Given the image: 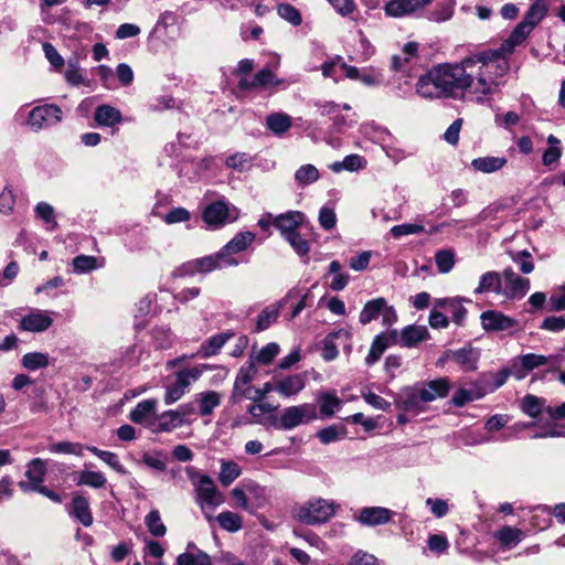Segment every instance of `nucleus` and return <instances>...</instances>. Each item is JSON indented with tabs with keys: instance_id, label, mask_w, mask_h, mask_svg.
<instances>
[{
	"instance_id": "e2e57ef3",
	"label": "nucleus",
	"mask_w": 565,
	"mask_h": 565,
	"mask_svg": "<svg viewBox=\"0 0 565 565\" xmlns=\"http://www.w3.org/2000/svg\"><path fill=\"white\" fill-rule=\"evenodd\" d=\"M84 446L79 443L60 441L52 444L49 450L54 454H72L83 456Z\"/></svg>"
},
{
	"instance_id": "f03ea898",
	"label": "nucleus",
	"mask_w": 565,
	"mask_h": 565,
	"mask_svg": "<svg viewBox=\"0 0 565 565\" xmlns=\"http://www.w3.org/2000/svg\"><path fill=\"white\" fill-rule=\"evenodd\" d=\"M339 509L333 500L312 497L298 503L292 509V518L306 525H318L328 522Z\"/></svg>"
},
{
	"instance_id": "6e6d98bb",
	"label": "nucleus",
	"mask_w": 565,
	"mask_h": 565,
	"mask_svg": "<svg viewBox=\"0 0 565 565\" xmlns=\"http://www.w3.org/2000/svg\"><path fill=\"white\" fill-rule=\"evenodd\" d=\"M177 565H211V558L202 551L195 554L182 553L177 558Z\"/></svg>"
},
{
	"instance_id": "b1692460",
	"label": "nucleus",
	"mask_w": 565,
	"mask_h": 565,
	"mask_svg": "<svg viewBox=\"0 0 565 565\" xmlns=\"http://www.w3.org/2000/svg\"><path fill=\"white\" fill-rule=\"evenodd\" d=\"M486 292L502 295V274L498 271H487L481 275L475 294Z\"/></svg>"
},
{
	"instance_id": "a211bd4d",
	"label": "nucleus",
	"mask_w": 565,
	"mask_h": 565,
	"mask_svg": "<svg viewBox=\"0 0 565 565\" xmlns=\"http://www.w3.org/2000/svg\"><path fill=\"white\" fill-rule=\"evenodd\" d=\"M306 386L303 374H292L275 382V391L285 398L297 395Z\"/></svg>"
},
{
	"instance_id": "49530a36",
	"label": "nucleus",
	"mask_w": 565,
	"mask_h": 565,
	"mask_svg": "<svg viewBox=\"0 0 565 565\" xmlns=\"http://www.w3.org/2000/svg\"><path fill=\"white\" fill-rule=\"evenodd\" d=\"M46 472V466L45 462L40 459L35 458L30 461L28 465V470L25 471V476L29 479V481H25L26 483L32 484H41L44 480V475Z\"/></svg>"
},
{
	"instance_id": "a18cd8bd",
	"label": "nucleus",
	"mask_w": 565,
	"mask_h": 565,
	"mask_svg": "<svg viewBox=\"0 0 565 565\" xmlns=\"http://www.w3.org/2000/svg\"><path fill=\"white\" fill-rule=\"evenodd\" d=\"M157 402L154 399H146L137 404L130 413V419L136 424H142L153 414Z\"/></svg>"
},
{
	"instance_id": "09e8293b",
	"label": "nucleus",
	"mask_w": 565,
	"mask_h": 565,
	"mask_svg": "<svg viewBox=\"0 0 565 565\" xmlns=\"http://www.w3.org/2000/svg\"><path fill=\"white\" fill-rule=\"evenodd\" d=\"M340 337H344V338H349V332L347 331H343V330H339L337 332H333L331 334H329L324 340H323V348H322V358L323 360L326 361H332L334 360L338 354H339V351H338V348L334 343V340L337 338H340Z\"/></svg>"
},
{
	"instance_id": "6ab92c4d",
	"label": "nucleus",
	"mask_w": 565,
	"mask_h": 565,
	"mask_svg": "<svg viewBox=\"0 0 565 565\" xmlns=\"http://www.w3.org/2000/svg\"><path fill=\"white\" fill-rule=\"evenodd\" d=\"M68 513L81 524L88 527L93 524V515L89 508V501L87 498L75 494L68 505Z\"/></svg>"
},
{
	"instance_id": "4c0bfd02",
	"label": "nucleus",
	"mask_w": 565,
	"mask_h": 565,
	"mask_svg": "<svg viewBox=\"0 0 565 565\" xmlns=\"http://www.w3.org/2000/svg\"><path fill=\"white\" fill-rule=\"evenodd\" d=\"M203 369H207V366L203 365L202 367L195 366L180 370L175 374V383L179 385V387L188 392L190 385L200 379Z\"/></svg>"
},
{
	"instance_id": "ddd939ff",
	"label": "nucleus",
	"mask_w": 565,
	"mask_h": 565,
	"mask_svg": "<svg viewBox=\"0 0 565 565\" xmlns=\"http://www.w3.org/2000/svg\"><path fill=\"white\" fill-rule=\"evenodd\" d=\"M395 512L384 507H366L359 511L355 520L366 526H379L391 522Z\"/></svg>"
},
{
	"instance_id": "20e7f679",
	"label": "nucleus",
	"mask_w": 565,
	"mask_h": 565,
	"mask_svg": "<svg viewBox=\"0 0 565 565\" xmlns=\"http://www.w3.org/2000/svg\"><path fill=\"white\" fill-rule=\"evenodd\" d=\"M257 372V366L252 358L239 367L228 398L231 404H239L245 398L253 403L258 402V387L252 385Z\"/></svg>"
},
{
	"instance_id": "052dcab7",
	"label": "nucleus",
	"mask_w": 565,
	"mask_h": 565,
	"mask_svg": "<svg viewBox=\"0 0 565 565\" xmlns=\"http://www.w3.org/2000/svg\"><path fill=\"white\" fill-rule=\"evenodd\" d=\"M277 12L281 19L288 21L295 26L300 25L302 22L300 11L289 3L279 4L277 8Z\"/></svg>"
},
{
	"instance_id": "f8f14e48",
	"label": "nucleus",
	"mask_w": 565,
	"mask_h": 565,
	"mask_svg": "<svg viewBox=\"0 0 565 565\" xmlns=\"http://www.w3.org/2000/svg\"><path fill=\"white\" fill-rule=\"evenodd\" d=\"M277 406L265 402H255L248 406L247 412L252 419L249 423L265 427H278V417L274 414Z\"/></svg>"
},
{
	"instance_id": "dca6fc26",
	"label": "nucleus",
	"mask_w": 565,
	"mask_h": 565,
	"mask_svg": "<svg viewBox=\"0 0 565 565\" xmlns=\"http://www.w3.org/2000/svg\"><path fill=\"white\" fill-rule=\"evenodd\" d=\"M416 386L420 392L419 396L426 403L447 396L451 387L447 377H440Z\"/></svg>"
},
{
	"instance_id": "6e6552de",
	"label": "nucleus",
	"mask_w": 565,
	"mask_h": 565,
	"mask_svg": "<svg viewBox=\"0 0 565 565\" xmlns=\"http://www.w3.org/2000/svg\"><path fill=\"white\" fill-rule=\"evenodd\" d=\"M62 119V108H32L25 124L34 131L51 127Z\"/></svg>"
},
{
	"instance_id": "473e14b6",
	"label": "nucleus",
	"mask_w": 565,
	"mask_h": 565,
	"mask_svg": "<svg viewBox=\"0 0 565 565\" xmlns=\"http://www.w3.org/2000/svg\"><path fill=\"white\" fill-rule=\"evenodd\" d=\"M548 11V0H536L526 11L523 21L533 29L545 18Z\"/></svg>"
},
{
	"instance_id": "13d9d810",
	"label": "nucleus",
	"mask_w": 565,
	"mask_h": 565,
	"mask_svg": "<svg viewBox=\"0 0 565 565\" xmlns=\"http://www.w3.org/2000/svg\"><path fill=\"white\" fill-rule=\"evenodd\" d=\"M544 401L534 395H526L521 403L522 411L530 417H537L543 409Z\"/></svg>"
},
{
	"instance_id": "c85d7f7f",
	"label": "nucleus",
	"mask_w": 565,
	"mask_h": 565,
	"mask_svg": "<svg viewBox=\"0 0 565 565\" xmlns=\"http://www.w3.org/2000/svg\"><path fill=\"white\" fill-rule=\"evenodd\" d=\"M122 119L118 108H96L94 120L99 127L114 128Z\"/></svg>"
},
{
	"instance_id": "5701e85b",
	"label": "nucleus",
	"mask_w": 565,
	"mask_h": 565,
	"mask_svg": "<svg viewBox=\"0 0 565 565\" xmlns=\"http://www.w3.org/2000/svg\"><path fill=\"white\" fill-rule=\"evenodd\" d=\"M534 29L523 20L512 30L509 38L502 43L501 51L511 53L523 43Z\"/></svg>"
},
{
	"instance_id": "bf43d9fd",
	"label": "nucleus",
	"mask_w": 565,
	"mask_h": 565,
	"mask_svg": "<svg viewBox=\"0 0 565 565\" xmlns=\"http://www.w3.org/2000/svg\"><path fill=\"white\" fill-rule=\"evenodd\" d=\"M284 238L290 244V246L299 256H307V254L310 252L309 242L303 238L298 231L290 233Z\"/></svg>"
},
{
	"instance_id": "f257e3e1",
	"label": "nucleus",
	"mask_w": 565,
	"mask_h": 565,
	"mask_svg": "<svg viewBox=\"0 0 565 565\" xmlns=\"http://www.w3.org/2000/svg\"><path fill=\"white\" fill-rule=\"evenodd\" d=\"M509 63L498 51L463 58L457 64L434 66L416 83V92L425 98H461L467 103H491L499 93Z\"/></svg>"
},
{
	"instance_id": "c756f323",
	"label": "nucleus",
	"mask_w": 565,
	"mask_h": 565,
	"mask_svg": "<svg viewBox=\"0 0 565 565\" xmlns=\"http://www.w3.org/2000/svg\"><path fill=\"white\" fill-rule=\"evenodd\" d=\"M181 417L173 411H167L162 413L154 424H152V430L154 431H172L175 428L183 426Z\"/></svg>"
},
{
	"instance_id": "4be33fe9",
	"label": "nucleus",
	"mask_w": 565,
	"mask_h": 565,
	"mask_svg": "<svg viewBox=\"0 0 565 565\" xmlns=\"http://www.w3.org/2000/svg\"><path fill=\"white\" fill-rule=\"evenodd\" d=\"M429 338V332L425 326L411 324L401 331V345L413 348Z\"/></svg>"
},
{
	"instance_id": "2f4dec72",
	"label": "nucleus",
	"mask_w": 565,
	"mask_h": 565,
	"mask_svg": "<svg viewBox=\"0 0 565 565\" xmlns=\"http://www.w3.org/2000/svg\"><path fill=\"white\" fill-rule=\"evenodd\" d=\"M199 413L201 416H209L221 404V395L215 391H207L196 395Z\"/></svg>"
},
{
	"instance_id": "39448f33",
	"label": "nucleus",
	"mask_w": 565,
	"mask_h": 565,
	"mask_svg": "<svg viewBox=\"0 0 565 565\" xmlns=\"http://www.w3.org/2000/svg\"><path fill=\"white\" fill-rule=\"evenodd\" d=\"M230 267L225 264L224 255L220 252L202 258H196L182 264L173 271L175 277L193 276L195 274H207L214 269Z\"/></svg>"
},
{
	"instance_id": "393cba45",
	"label": "nucleus",
	"mask_w": 565,
	"mask_h": 565,
	"mask_svg": "<svg viewBox=\"0 0 565 565\" xmlns=\"http://www.w3.org/2000/svg\"><path fill=\"white\" fill-rule=\"evenodd\" d=\"M232 337L233 333L222 332L209 338L204 343H202L198 354L201 358H210L216 355Z\"/></svg>"
},
{
	"instance_id": "7ed1b4c3",
	"label": "nucleus",
	"mask_w": 565,
	"mask_h": 565,
	"mask_svg": "<svg viewBox=\"0 0 565 565\" xmlns=\"http://www.w3.org/2000/svg\"><path fill=\"white\" fill-rule=\"evenodd\" d=\"M185 471L194 486L195 502L201 510L215 509L224 502L223 494L217 490L210 476L199 472L194 467H188Z\"/></svg>"
},
{
	"instance_id": "7c9ffc66",
	"label": "nucleus",
	"mask_w": 565,
	"mask_h": 565,
	"mask_svg": "<svg viewBox=\"0 0 565 565\" xmlns=\"http://www.w3.org/2000/svg\"><path fill=\"white\" fill-rule=\"evenodd\" d=\"M452 360L466 371H472L477 367L479 353L472 348H462L452 352Z\"/></svg>"
},
{
	"instance_id": "423d86ee",
	"label": "nucleus",
	"mask_w": 565,
	"mask_h": 565,
	"mask_svg": "<svg viewBox=\"0 0 565 565\" xmlns=\"http://www.w3.org/2000/svg\"><path fill=\"white\" fill-rule=\"evenodd\" d=\"M317 418L315 404L305 403L301 405L286 407L278 418V427L290 430L295 427L312 422Z\"/></svg>"
},
{
	"instance_id": "338daca9",
	"label": "nucleus",
	"mask_w": 565,
	"mask_h": 565,
	"mask_svg": "<svg viewBox=\"0 0 565 565\" xmlns=\"http://www.w3.org/2000/svg\"><path fill=\"white\" fill-rule=\"evenodd\" d=\"M279 351V345L275 342H270L257 353L255 360L260 364L268 365L278 355Z\"/></svg>"
},
{
	"instance_id": "0e129e2a",
	"label": "nucleus",
	"mask_w": 565,
	"mask_h": 565,
	"mask_svg": "<svg viewBox=\"0 0 565 565\" xmlns=\"http://www.w3.org/2000/svg\"><path fill=\"white\" fill-rule=\"evenodd\" d=\"M65 79L67 83H70L73 86H78L85 82V78L81 73L77 58H70L67 61Z\"/></svg>"
},
{
	"instance_id": "72a5a7b5",
	"label": "nucleus",
	"mask_w": 565,
	"mask_h": 565,
	"mask_svg": "<svg viewBox=\"0 0 565 565\" xmlns=\"http://www.w3.org/2000/svg\"><path fill=\"white\" fill-rule=\"evenodd\" d=\"M281 303H273L267 306L257 317L256 331L260 332L268 329L276 322L280 312Z\"/></svg>"
},
{
	"instance_id": "9b49d317",
	"label": "nucleus",
	"mask_w": 565,
	"mask_h": 565,
	"mask_svg": "<svg viewBox=\"0 0 565 565\" xmlns=\"http://www.w3.org/2000/svg\"><path fill=\"white\" fill-rule=\"evenodd\" d=\"M237 211L231 210L224 201H217L207 205L203 211V220L206 224L213 226L223 225L225 222L236 220Z\"/></svg>"
},
{
	"instance_id": "58836bf2",
	"label": "nucleus",
	"mask_w": 565,
	"mask_h": 565,
	"mask_svg": "<svg viewBox=\"0 0 565 565\" xmlns=\"http://www.w3.org/2000/svg\"><path fill=\"white\" fill-rule=\"evenodd\" d=\"M319 178V170L309 163L299 167L295 172V181L301 188L315 183Z\"/></svg>"
},
{
	"instance_id": "a19ab883",
	"label": "nucleus",
	"mask_w": 565,
	"mask_h": 565,
	"mask_svg": "<svg viewBox=\"0 0 565 565\" xmlns=\"http://www.w3.org/2000/svg\"><path fill=\"white\" fill-rule=\"evenodd\" d=\"M242 473L241 467L234 461H221V471L218 475V481L227 487L234 482Z\"/></svg>"
},
{
	"instance_id": "603ef678",
	"label": "nucleus",
	"mask_w": 565,
	"mask_h": 565,
	"mask_svg": "<svg viewBox=\"0 0 565 565\" xmlns=\"http://www.w3.org/2000/svg\"><path fill=\"white\" fill-rule=\"evenodd\" d=\"M145 523L148 527V531L153 536L161 537L166 535L167 527L161 521V516L158 510L150 511L145 518Z\"/></svg>"
},
{
	"instance_id": "e433bc0d",
	"label": "nucleus",
	"mask_w": 565,
	"mask_h": 565,
	"mask_svg": "<svg viewBox=\"0 0 565 565\" xmlns=\"http://www.w3.org/2000/svg\"><path fill=\"white\" fill-rule=\"evenodd\" d=\"M436 307H441L446 312L451 313L457 324H461L467 315L466 308L456 299H437Z\"/></svg>"
},
{
	"instance_id": "1a4fd4ad",
	"label": "nucleus",
	"mask_w": 565,
	"mask_h": 565,
	"mask_svg": "<svg viewBox=\"0 0 565 565\" xmlns=\"http://www.w3.org/2000/svg\"><path fill=\"white\" fill-rule=\"evenodd\" d=\"M256 239V235L253 232H239L237 233L222 249L221 253L224 255L225 264L230 267L237 266L238 260L234 257L235 254L247 249Z\"/></svg>"
},
{
	"instance_id": "f704fd0d",
	"label": "nucleus",
	"mask_w": 565,
	"mask_h": 565,
	"mask_svg": "<svg viewBox=\"0 0 565 565\" xmlns=\"http://www.w3.org/2000/svg\"><path fill=\"white\" fill-rule=\"evenodd\" d=\"M266 125L275 135H281L291 127V118L285 113H273L267 116Z\"/></svg>"
},
{
	"instance_id": "4468645a",
	"label": "nucleus",
	"mask_w": 565,
	"mask_h": 565,
	"mask_svg": "<svg viewBox=\"0 0 565 565\" xmlns=\"http://www.w3.org/2000/svg\"><path fill=\"white\" fill-rule=\"evenodd\" d=\"M431 0H391L384 7L387 17L401 18L429 6Z\"/></svg>"
},
{
	"instance_id": "4d7b16f0",
	"label": "nucleus",
	"mask_w": 565,
	"mask_h": 565,
	"mask_svg": "<svg viewBox=\"0 0 565 565\" xmlns=\"http://www.w3.org/2000/svg\"><path fill=\"white\" fill-rule=\"evenodd\" d=\"M252 163V157L246 152H236L227 157L225 166L230 169L243 172L246 171Z\"/></svg>"
},
{
	"instance_id": "f3484780",
	"label": "nucleus",
	"mask_w": 565,
	"mask_h": 565,
	"mask_svg": "<svg viewBox=\"0 0 565 565\" xmlns=\"http://www.w3.org/2000/svg\"><path fill=\"white\" fill-rule=\"evenodd\" d=\"M53 323V319L45 311L34 310L20 320V328L29 332H43Z\"/></svg>"
},
{
	"instance_id": "2eb2a0df",
	"label": "nucleus",
	"mask_w": 565,
	"mask_h": 565,
	"mask_svg": "<svg viewBox=\"0 0 565 565\" xmlns=\"http://www.w3.org/2000/svg\"><path fill=\"white\" fill-rule=\"evenodd\" d=\"M282 81L279 79L271 70L265 67L255 74L252 78L242 77L238 81V88L242 90H249L255 88H264L268 86L279 85Z\"/></svg>"
},
{
	"instance_id": "de8ad7c7",
	"label": "nucleus",
	"mask_w": 565,
	"mask_h": 565,
	"mask_svg": "<svg viewBox=\"0 0 565 565\" xmlns=\"http://www.w3.org/2000/svg\"><path fill=\"white\" fill-rule=\"evenodd\" d=\"M386 338L384 334H377L373 339L369 354L365 358L366 365H373L381 359L384 351L388 348Z\"/></svg>"
},
{
	"instance_id": "8fccbe9b",
	"label": "nucleus",
	"mask_w": 565,
	"mask_h": 565,
	"mask_svg": "<svg viewBox=\"0 0 565 565\" xmlns=\"http://www.w3.org/2000/svg\"><path fill=\"white\" fill-rule=\"evenodd\" d=\"M22 365L29 371H36L49 365V355L42 352H30L22 356Z\"/></svg>"
},
{
	"instance_id": "864d4df0",
	"label": "nucleus",
	"mask_w": 565,
	"mask_h": 565,
	"mask_svg": "<svg viewBox=\"0 0 565 565\" xmlns=\"http://www.w3.org/2000/svg\"><path fill=\"white\" fill-rule=\"evenodd\" d=\"M34 213L36 217L41 218L44 223L49 225L50 231H53L57 227L54 209L51 204L46 202L38 203L34 207Z\"/></svg>"
},
{
	"instance_id": "3c124183",
	"label": "nucleus",
	"mask_w": 565,
	"mask_h": 565,
	"mask_svg": "<svg viewBox=\"0 0 565 565\" xmlns=\"http://www.w3.org/2000/svg\"><path fill=\"white\" fill-rule=\"evenodd\" d=\"M365 160L359 154H349L342 161H337L331 164L333 172H340L342 170L356 171L363 168Z\"/></svg>"
},
{
	"instance_id": "cd10ccee",
	"label": "nucleus",
	"mask_w": 565,
	"mask_h": 565,
	"mask_svg": "<svg viewBox=\"0 0 565 565\" xmlns=\"http://www.w3.org/2000/svg\"><path fill=\"white\" fill-rule=\"evenodd\" d=\"M495 537L504 548L511 550L523 540L524 533L516 527L507 525L497 531Z\"/></svg>"
},
{
	"instance_id": "ea45409f",
	"label": "nucleus",
	"mask_w": 565,
	"mask_h": 565,
	"mask_svg": "<svg viewBox=\"0 0 565 565\" xmlns=\"http://www.w3.org/2000/svg\"><path fill=\"white\" fill-rule=\"evenodd\" d=\"M216 521L223 530L231 533L238 532L243 527L242 516L232 511L221 512Z\"/></svg>"
},
{
	"instance_id": "69168bd1",
	"label": "nucleus",
	"mask_w": 565,
	"mask_h": 565,
	"mask_svg": "<svg viewBox=\"0 0 565 565\" xmlns=\"http://www.w3.org/2000/svg\"><path fill=\"white\" fill-rule=\"evenodd\" d=\"M18 486L23 492L36 491V492L45 495L53 502L60 503L62 501V498L60 497V494L50 490L47 487H44L41 484L26 483L25 481H20L18 483Z\"/></svg>"
},
{
	"instance_id": "aec40b11",
	"label": "nucleus",
	"mask_w": 565,
	"mask_h": 565,
	"mask_svg": "<svg viewBox=\"0 0 565 565\" xmlns=\"http://www.w3.org/2000/svg\"><path fill=\"white\" fill-rule=\"evenodd\" d=\"M303 214L298 211H289L274 217L273 225L280 231L282 237L297 231L303 222Z\"/></svg>"
},
{
	"instance_id": "79ce46f5",
	"label": "nucleus",
	"mask_w": 565,
	"mask_h": 565,
	"mask_svg": "<svg viewBox=\"0 0 565 565\" xmlns=\"http://www.w3.org/2000/svg\"><path fill=\"white\" fill-rule=\"evenodd\" d=\"M318 402L320 405V413L324 417L333 416L335 409H338L342 404L341 399L330 392L321 393L318 397Z\"/></svg>"
},
{
	"instance_id": "5fc2aeb1",
	"label": "nucleus",
	"mask_w": 565,
	"mask_h": 565,
	"mask_svg": "<svg viewBox=\"0 0 565 565\" xmlns=\"http://www.w3.org/2000/svg\"><path fill=\"white\" fill-rule=\"evenodd\" d=\"M435 262L438 271L447 274L455 266V253L451 249H440L435 254Z\"/></svg>"
},
{
	"instance_id": "774afa93",
	"label": "nucleus",
	"mask_w": 565,
	"mask_h": 565,
	"mask_svg": "<svg viewBox=\"0 0 565 565\" xmlns=\"http://www.w3.org/2000/svg\"><path fill=\"white\" fill-rule=\"evenodd\" d=\"M348 565H383L373 554L362 550L355 552L350 558Z\"/></svg>"
},
{
	"instance_id": "a878e982",
	"label": "nucleus",
	"mask_w": 565,
	"mask_h": 565,
	"mask_svg": "<svg viewBox=\"0 0 565 565\" xmlns=\"http://www.w3.org/2000/svg\"><path fill=\"white\" fill-rule=\"evenodd\" d=\"M508 160L505 157H479L471 161V167L473 170L481 173H493L500 171L505 164Z\"/></svg>"
},
{
	"instance_id": "412c9836",
	"label": "nucleus",
	"mask_w": 565,
	"mask_h": 565,
	"mask_svg": "<svg viewBox=\"0 0 565 565\" xmlns=\"http://www.w3.org/2000/svg\"><path fill=\"white\" fill-rule=\"evenodd\" d=\"M417 386L408 387L404 390L403 394L399 397L398 406L401 409L408 413H419L424 409V399Z\"/></svg>"
},
{
	"instance_id": "c9c22d12",
	"label": "nucleus",
	"mask_w": 565,
	"mask_h": 565,
	"mask_svg": "<svg viewBox=\"0 0 565 565\" xmlns=\"http://www.w3.org/2000/svg\"><path fill=\"white\" fill-rule=\"evenodd\" d=\"M106 482L107 479L100 471L83 470L78 472L76 484L100 489L106 486Z\"/></svg>"
},
{
	"instance_id": "bb28decb",
	"label": "nucleus",
	"mask_w": 565,
	"mask_h": 565,
	"mask_svg": "<svg viewBox=\"0 0 565 565\" xmlns=\"http://www.w3.org/2000/svg\"><path fill=\"white\" fill-rule=\"evenodd\" d=\"M385 309V299L382 297L369 300L362 308L359 321L361 324H369L373 320L381 317V312Z\"/></svg>"
},
{
	"instance_id": "680f3d73",
	"label": "nucleus",
	"mask_w": 565,
	"mask_h": 565,
	"mask_svg": "<svg viewBox=\"0 0 565 565\" xmlns=\"http://www.w3.org/2000/svg\"><path fill=\"white\" fill-rule=\"evenodd\" d=\"M73 268L77 274H85L98 268L95 256L79 255L73 259Z\"/></svg>"
},
{
	"instance_id": "0eeeda50",
	"label": "nucleus",
	"mask_w": 565,
	"mask_h": 565,
	"mask_svg": "<svg viewBox=\"0 0 565 565\" xmlns=\"http://www.w3.org/2000/svg\"><path fill=\"white\" fill-rule=\"evenodd\" d=\"M502 295L509 299H522L530 290L529 278L521 277L511 267L502 271Z\"/></svg>"
},
{
	"instance_id": "c03bdc74",
	"label": "nucleus",
	"mask_w": 565,
	"mask_h": 565,
	"mask_svg": "<svg viewBox=\"0 0 565 565\" xmlns=\"http://www.w3.org/2000/svg\"><path fill=\"white\" fill-rule=\"evenodd\" d=\"M341 264L338 260H332L329 265L328 273L334 275L330 282V288L334 291L343 290L350 279L349 274L341 273Z\"/></svg>"
},
{
	"instance_id": "9d476101",
	"label": "nucleus",
	"mask_w": 565,
	"mask_h": 565,
	"mask_svg": "<svg viewBox=\"0 0 565 565\" xmlns=\"http://www.w3.org/2000/svg\"><path fill=\"white\" fill-rule=\"evenodd\" d=\"M482 328L487 332L509 331L519 326L518 320L497 310H487L480 316Z\"/></svg>"
},
{
	"instance_id": "37998d69",
	"label": "nucleus",
	"mask_w": 565,
	"mask_h": 565,
	"mask_svg": "<svg viewBox=\"0 0 565 565\" xmlns=\"http://www.w3.org/2000/svg\"><path fill=\"white\" fill-rule=\"evenodd\" d=\"M508 255L524 275L531 274L534 270V263L530 252L525 249L510 250Z\"/></svg>"
}]
</instances>
